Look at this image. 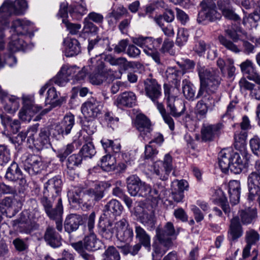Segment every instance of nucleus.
Here are the masks:
<instances>
[{"label":"nucleus","instance_id":"4d7b16f0","mask_svg":"<svg viewBox=\"0 0 260 260\" xmlns=\"http://www.w3.org/2000/svg\"><path fill=\"white\" fill-rule=\"evenodd\" d=\"M165 190V187L161 183H157L154 185L153 188H151L149 200H157L160 199L161 193Z\"/></svg>","mask_w":260,"mask_h":260},{"label":"nucleus","instance_id":"a211bd4d","mask_svg":"<svg viewBox=\"0 0 260 260\" xmlns=\"http://www.w3.org/2000/svg\"><path fill=\"white\" fill-rule=\"evenodd\" d=\"M74 124V116L71 114H67L62 120L55 125L54 130L58 135H67L71 133Z\"/></svg>","mask_w":260,"mask_h":260},{"label":"nucleus","instance_id":"c9c22d12","mask_svg":"<svg viewBox=\"0 0 260 260\" xmlns=\"http://www.w3.org/2000/svg\"><path fill=\"white\" fill-rule=\"evenodd\" d=\"M136 238L143 246L150 249V236L146 231L138 223H135Z\"/></svg>","mask_w":260,"mask_h":260},{"label":"nucleus","instance_id":"aec40b11","mask_svg":"<svg viewBox=\"0 0 260 260\" xmlns=\"http://www.w3.org/2000/svg\"><path fill=\"white\" fill-rule=\"evenodd\" d=\"M136 101L137 98L134 92L126 91L117 97L114 104L119 108H132L136 105Z\"/></svg>","mask_w":260,"mask_h":260},{"label":"nucleus","instance_id":"ea45409f","mask_svg":"<svg viewBox=\"0 0 260 260\" xmlns=\"http://www.w3.org/2000/svg\"><path fill=\"white\" fill-rule=\"evenodd\" d=\"M82 190L77 187H74L68 192V199L70 203L80 206L84 202V196H83Z\"/></svg>","mask_w":260,"mask_h":260},{"label":"nucleus","instance_id":"2f4dec72","mask_svg":"<svg viewBox=\"0 0 260 260\" xmlns=\"http://www.w3.org/2000/svg\"><path fill=\"white\" fill-rule=\"evenodd\" d=\"M81 241L83 243V248L89 251H95L101 247V241L93 233H90L85 236Z\"/></svg>","mask_w":260,"mask_h":260},{"label":"nucleus","instance_id":"79ce46f5","mask_svg":"<svg viewBox=\"0 0 260 260\" xmlns=\"http://www.w3.org/2000/svg\"><path fill=\"white\" fill-rule=\"evenodd\" d=\"M182 92L186 99L193 101L197 98L195 97L196 90L194 86L190 82L187 80L182 81Z\"/></svg>","mask_w":260,"mask_h":260},{"label":"nucleus","instance_id":"f257e3e1","mask_svg":"<svg viewBox=\"0 0 260 260\" xmlns=\"http://www.w3.org/2000/svg\"><path fill=\"white\" fill-rule=\"evenodd\" d=\"M181 72L174 68H169L166 71V77L168 82L174 86L165 84L164 85L165 100L167 108L169 113H167L164 105L157 103V108L162 115L165 122L169 125L171 131L174 129V122L171 116L179 117L185 111L184 103L177 98L179 92L181 81Z\"/></svg>","mask_w":260,"mask_h":260},{"label":"nucleus","instance_id":"e2e57ef3","mask_svg":"<svg viewBox=\"0 0 260 260\" xmlns=\"http://www.w3.org/2000/svg\"><path fill=\"white\" fill-rule=\"evenodd\" d=\"M79 68L76 66H68L67 65L63 66L62 67L61 73H64L65 75L67 76L68 78L74 79L75 78V75L76 74L77 70H78Z\"/></svg>","mask_w":260,"mask_h":260},{"label":"nucleus","instance_id":"4c0bfd02","mask_svg":"<svg viewBox=\"0 0 260 260\" xmlns=\"http://www.w3.org/2000/svg\"><path fill=\"white\" fill-rule=\"evenodd\" d=\"M103 197L104 190L100 185H96L94 188L87 190L84 194V198H90L88 200L90 205L94 204L95 202L101 200Z\"/></svg>","mask_w":260,"mask_h":260},{"label":"nucleus","instance_id":"9d476101","mask_svg":"<svg viewBox=\"0 0 260 260\" xmlns=\"http://www.w3.org/2000/svg\"><path fill=\"white\" fill-rule=\"evenodd\" d=\"M102 104L94 98L85 102L81 107V111L86 118H94L101 113Z\"/></svg>","mask_w":260,"mask_h":260},{"label":"nucleus","instance_id":"473e14b6","mask_svg":"<svg viewBox=\"0 0 260 260\" xmlns=\"http://www.w3.org/2000/svg\"><path fill=\"white\" fill-rule=\"evenodd\" d=\"M62 181L59 176H55L48 180L44 185V190L48 193L59 196L61 190Z\"/></svg>","mask_w":260,"mask_h":260},{"label":"nucleus","instance_id":"cd10ccee","mask_svg":"<svg viewBox=\"0 0 260 260\" xmlns=\"http://www.w3.org/2000/svg\"><path fill=\"white\" fill-rule=\"evenodd\" d=\"M0 99L4 101L6 104L4 106L5 110L9 113H12L17 110L19 107L18 99L15 96L11 97L7 96V93L3 91L0 87Z\"/></svg>","mask_w":260,"mask_h":260},{"label":"nucleus","instance_id":"423d86ee","mask_svg":"<svg viewBox=\"0 0 260 260\" xmlns=\"http://www.w3.org/2000/svg\"><path fill=\"white\" fill-rule=\"evenodd\" d=\"M200 7L197 19L199 23H204L206 21L215 22L221 18V15L217 11L214 2L203 1L200 4Z\"/></svg>","mask_w":260,"mask_h":260},{"label":"nucleus","instance_id":"a18cd8bd","mask_svg":"<svg viewBox=\"0 0 260 260\" xmlns=\"http://www.w3.org/2000/svg\"><path fill=\"white\" fill-rule=\"evenodd\" d=\"M82 162V156L79 154H74L70 155L67 161V167L68 170H75V169L80 166Z\"/></svg>","mask_w":260,"mask_h":260},{"label":"nucleus","instance_id":"7c9ffc66","mask_svg":"<svg viewBox=\"0 0 260 260\" xmlns=\"http://www.w3.org/2000/svg\"><path fill=\"white\" fill-rule=\"evenodd\" d=\"M65 54L71 57L78 54L81 52V47L79 41L75 39L66 38L64 40Z\"/></svg>","mask_w":260,"mask_h":260},{"label":"nucleus","instance_id":"7ed1b4c3","mask_svg":"<svg viewBox=\"0 0 260 260\" xmlns=\"http://www.w3.org/2000/svg\"><path fill=\"white\" fill-rule=\"evenodd\" d=\"M197 71L200 84L197 98H200L207 89L212 91L217 89L220 83V78L217 70L208 69L199 64L197 66Z\"/></svg>","mask_w":260,"mask_h":260},{"label":"nucleus","instance_id":"72a5a7b5","mask_svg":"<svg viewBox=\"0 0 260 260\" xmlns=\"http://www.w3.org/2000/svg\"><path fill=\"white\" fill-rule=\"evenodd\" d=\"M247 134L245 132H237L234 136V147L236 149L239 150L241 156L244 154L246 156V145Z\"/></svg>","mask_w":260,"mask_h":260},{"label":"nucleus","instance_id":"49530a36","mask_svg":"<svg viewBox=\"0 0 260 260\" xmlns=\"http://www.w3.org/2000/svg\"><path fill=\"white\" fill-rule=\"evenodd\" d=\"M47 96L46 98L45 102L46 104L51 105L53 107H56L61 105L62 100L55 99L57 98V92L54 87H50L47 91Z\"/></svg>","mask_w":260,"mask_h":260},{"label":"nucleus","instance_id":"a19ab883","mask_svg":"<svg viewBox=\"0 0 260 260\" xmlns=\"http://www.w3.org/2000/svg\"><path fill=\"white\" fill-rule=\"evenodd\" d=\"M241 222L244 225L249 224L257 218V211L255 208H248L240 212Z\"/></svg>","mask_w":260,"mask_h":260},{"label":"nucleus","instance_id":"6ab92c4d","mask_svg":"<svg viewBox=\"0 0 260 260\" xmlns=\"http://www.w3.org/2000/svg\"><path fill=\"white\" fill-rule=\"evenodd\" d=\"M5 178L11 181L19 180V184L24 186L26 184V180L25 177L19 168L18 165L13 162L8 168L5 175Z\"/></svg>","mask_w":260,"mask_h":260},{"label":"nucleus","instance_id":"f3484780","mask_svg":"<svg viewBox=\"0 0 260 260\" xmlns=\"http://www.w3.org/2000/svg\"><path fill=\"white\" fill-rule=\"evenodd\" d=\"M136 212L139 215L142 223L151 228L154 226L155 223L154 211L151 206H138Z\"/></svg>","mask_w":260,"mask_h":260},{"label":"nucleus","instance_id":"680f3d73","mask_svg":"<svg viewBox=\"0 0 260 260\" xmlns=\"http://www.w3.org/2000/svg\"><path fill=\"white\" fill-rule=\"evenodd\" d=\"M188 33L187 30L184 28H179L178 30L176 43L179 46H182L187 42L188 37Z\"/></svg>","mask_w":260,"mask_h":260},{"label":"nucleus","instance_id":"5fc2aeb1","mask_svg":"<svg viewBox=\"0 0 260 260\" xmlns=\"http://www.w3.org/2000/svg\"><path fill=\"white\" fill-rule=\"evenodd\" d=\"M260 236L258 232L253 229H250L246 232L245 239L247 244L252 246L259 239Z\"/></svg>","mask_w":260,"mask_h":260},{"label":"nucleus","instance_id":"6e6552de","mask_svg":"<svg viewBox=\"0 0 260 260\" xmlns=\"http://www.w3.org/2000/svg\"><path fill=\"white\" fill-rule=\"evenodd\" d=\"M22 99L23 106L19 112V117L22 121L29 122L42 107L35 104L34 100L28 96H24Z\"/></svg>","mask_w":260,"mask_h":260},{"label":"nucleus","instance_id":"3c124183","mask_svg":"<svg viewBox=\"0 0 260 260\" xmlns=\"http://www.w3.org/2000/svg\"><path fill=\"white\" fill-rule=\"evenodd\" d=\"M103 260H120L119 252L114 246H109L103 254Z\"/></svg>","mask_w":260,"mask_h":260},{"label":"nucleus","instance_id":"5701e85b","mask_svg":"<svg viewBox=\"0 0 260 260\" xmlns=\"http://www.w3.org/2000/svg\"><path fill=\"white\" fill-rule=\"evenodd\" d=\"M243 234V228L238 217L236 216L231 220L230 228L228 232V238L231 241H236Z\"/></svg>","mask_w":260,"mask_h":260},{"label":"nucleus","instance_id":"dca6fc26","mask_svg":"<svg viewBox=\"0 0 260 260\" xmlns=\"http://www.w3.org/2000/svg\"><path fill=\"white\" fill-rule=\"evenodd\" d=\"M223 125L221 123L203 126L201 129L202 139L204 141H212L219 137L222 133Z\"/></svg>","mask_w":260,"mask_h":260},{"label":"nucleus","instance_id":"4468645a","mask_svg":"<svg viewBox=\"0 0 260 260\" xmlns=\"http://www.w3.org/2000/svg\"><path fill=\"white\" fill-rule=\"evenodd\" d=\"M144 90L146 95L157 105V100L161 95V86L157 81L152 78L146 79L144 81Z\"/></svg>","mask_w":260,"mask_h":260},{"label":"nucleus","instance_id":"a878e982","mask_svg":"<svg viewBox=\"0 0 260 260\" xmlns=\"http://www.w3.org/2000/svg\"><path fill=\"white\" fill-rule=\"evenodd\" d=\"M31 22L29 21L17 19L13 21L11 27V32L12 35H17L18 36L23 37L29 29Z\"/></svg>","mask_w":260,"mask_h":260},{"label":"nucleus","instance_id":"f8f14e48","mask_svg":"<svg viewBox=\"0 0 260 260\" xmlns=\"http://www.w3.org/2000/svg\"><path fill=\"white\" fill-rule=\"evenodd\" d=\"M116 237L120 241L125 242L131 241L133 238V229L125 218L116 222Z\"/></svg>","mask_w":260,"mask_h":260},{"label":"nucleus","instance_id":"f704fd0d","mask_svg":"<svg viewBox=\"0 0 260 260\" xmlns=\"http://www.w3.org/2000/svg\"><path fill=\"white\" fill-rule=\"evenodd\" d=\"M142 182L136 175H131L126 178L127 191L132 196H138Z\"/></svg>","mask_w":260,"mask_h":260},{"label":"nucleus","instance_id":"13d9d810","mask_svg":"<svg viewBox=\"0 0 260 260\" xmlns=\"http://www.w3.org/2000/svg\"><path fill=\"white\" fill-rule=\"evenodd\" d=\"M241 72L247 76H250V74L256 69V67L253 63L250 60L247 59L242 62L240 64Z\"/></svg>","mask_w":260,"mask_h":260},{"label":"nucleus","instance_id":"bb28decb","mask_svg":"<svg viewBox=\"0 0 260 260\" xmlns=\"http://www.w3.org/2000/svg\"><path fill=\"white\" fill-rule=\"evenodd\" d=\"M123 207L116 200H112L105 206L104 216L107 218H113L119 216L122 211Z\"/></svg>","mask_w":260,"mask_h":260},{"label":"nucleus","instance_id":"ddd939ff","mask_svg":"<svg viewBox=\"0 0 260 260\" xmlns=\"http://www.w3.org/2000/svg\"><path fill=\"white\" fill-rule=\"evenodd\" d=\"M24 169L30 175H35L41 173L43 166L41 158L38 155L28 154L23 162Z\"/></svg>","mask_w":260,"mask_h":260},{"label":"nucleus","instance_id":"4be33fe9","mask_svg":"<svg viewBox=\"0 0 260 260\" xmlns=\"http://www.w3.org/2000/svg\"><path fill=\"white\" fill-rule=\"evenodd\" d=\"M44 239L48 245L55 248L61 245V237L55 229L50 226H48L45 232Z\"/></svg>","mask_w":260,"mask_h":260},{"label":"nucleus","instance_id":"39448f33","mask_svg":"<svg viewBox=\"0 0 260 260\" xmlns=\"http://www.w3.org/2000/svg\"><path fill=\"white\" fill-rule=\"evenodd\" d=\"M42 218L41 213L37 208L31 211L24 210L17 220L20 232L30 234L39 228L38 221Z\"/></svg>","mask_w":260,"mask_h":260},{"label":"nucleus","instance_id":"37998d69","mask_svg":"<svg viewBox=\"0 0 260 260\" xmlns=\"http://www.w3.org/2000/svg\"><path fill=\"white\" fill-rule=\"evenodd\" d=\"M207 90L208 89L205 91H206V93L205 94H203L201 96L202 98L200 101L205 104H206V105L207 107L212 110L215 106V103L220 100V95H219L217 99L216 100L215 98H214V90H210L211 92V93H210L207 91Z\"/></svg>","mask_w":260,"mask_h":260},{"label":"nucleus","instance_id":"20e7f679","mask_svg":"<svg viewBox=\"0 0 260 260\" xmlns=\"http://www.w3.org/2000/svg\"><path fill=\"white\" fill-rule=\"evenodd\" d=\"M43 195L40 198L41 205L49 218H58L63 213L62 200L60 197L43 191Z\"/></svg>","mask_w":260,"mask_h":260},{"label":"nucleus","instance_id":"1a4fd4ad","mask_svg":"<svg viewBox=\"0 0 260 260\" xmlns=\"http://www.w3.org/2000/svg\"><path fill=\"white\" fill-rule=\"evenodd\" d=\"M154 171L161 180L168 179L173 170L172 158L169 154L165 155L164 161H157L153 165Z\"/></svg>","mask_w":260,"mask_h":260},{"label":"nucleus","instance_id":"c85d7f7f","mask_svg":"<svg viewBox=\"0 0 260 260\" xmlns=\"http://www.w3.org/2000/svg\"><path fill=\"white\" fill-rule=\"evenodd\" d=\"M82 222V218L79 215L71 214L66 218L64 223V228L66 232L70 234L76 231Z\"/></svg>","mask_w":260,"mask_h":260},{"label":"nucleus","instance_id":"0e129e2a","mask_svg":"<svg viewBox=\"0 0 260 260\" xmlns=\"http://www.w3.org/2000/svg\"><path fill=\"white\" fill-rule=\"evenodd\" d=\"M90 62L92 68H94L95 70L97 73H103V69H104V63L100 57L96 58H91Z\"/></svg>","mask_w":260,"mask_h":260},{"label":"nucleus","instance_id":"e433bc0d","mask_svg":"<svg viewBox=\"0 0 260 260\" xmlns=\"http://www.w3.org/2000/svg\"><path fill=\"white\" fill-rule=\"evenodd\" d=\"M162 42V39L161 38L155 39L152 37H139L133 40V43L142 48H146L149 45H156V47H159Z\"/></svg>","mask_w":260,"mask_h":260},{"label":"nucleus","instance_id":"58836bf2","mask_svg":"<svg viewBox=\"0 0 260 260\" xmlns=\"http://www.w3.org/2000/svg\"><path fill=\"white\" fill-rule=\"evenodd\" d=\"M23 38L17 35H12L8 45L9 50L12 52L23 50L26 43Z\"/></svg>","mask_w":260,"mask_h":260},{"label":"nucleus","instance_id":"052dcab7","mask_svg":"<svg viewBox=\"0 0 260 260\" xmlns=\"http://www.w3.org/2000/svg\"><path fill=\"white\" fill-rule=\"evenodd\" d=\"M72 247L77 251L81 255L82 257L85 260H92V256L84 251V248H83V243L82 241H79L77 243H73L72 244Z\"/></svg>","mask_w":260,"mask_h":260},{"label":"nucleus","instance_id":"774afa93","mask_svg":"<svg viewBox=\"0 0 260 260\" xmlns=\"http://www.w3.org/2000/svg\"><path fill=\"white\" fill-rule=\"evenodd\" d=\"M17 201L10 197H6L1 201V205H4L9 211L16 212L17 211L15 205Z\"/></svg>","mask_w":260,"mask_h":260},{"label":"nucleus","instance_id":"393cba45","mask_svg":"<svg viewBox=\"0 0 260 260\" xmlns=\"http://www.w3.org/2000/svg\"><path fill=\"white\" fill-rule=\"evenodd\" d=\"M99 230L103 238L110 240L114 234L116 233V223L113 224L109 219L100 221L99 224Z\"/></svg>","mask_w":260,"mask_h":260},{"label":"nucleus","instance_id":"f03ea898","mask_svg":"<svg viewBox=\"0 0 260 260\" xmlns=\"http://www.w3.org/2000/svg\"><path fill=\"white\" fill-rule=\"evenodd\" d=\"M248 159L244 154L242 156L237 152L222 150L218 154V164L222 172L226 173L229 170L234 174H240L246 168Z\"/></svg>","mask_w":260,"mask_h":260},{"label":"nucleus","instance_id":"0eeeda50","mask_svg":"<svg viewBox=\"0 0 260 260\" xmlns=\"http://www.w3.org/2000/svg\"><path fill=\"white\" fill-rule=\"evenodd\" d=\"M27 8L25 0H5L0 7V15L2 18L4 15L10 17L12 15H19L23 13Z\"/></svg>","mask_w":260,"mask_h":260},{"label":"nucleus","instance_id":"6e6d98bb","mask_svg":"<svg viewBox=\"0 0 260 260\" xmlns=\"http://www.w3.org/2000/svg\"><path fill=\"white\" fill-rule=\"evenodd\" d=\"M74 150L75 147L74 144H69L64 148L60 149L58 151L57 156L59 158L60 161L63 162L67 157L72 153Z\"/></svg>","mask_w":260,"mask_h":260},{"label":"nucleus","instance_id":"b1692460","mask_svg":"<svg viewBox=\"0 0 260 260\" xmlns=\"http://www.w3.org/2000/svg\"><path fill=\"white\" fill-rule=\"evenodd\" d=\"M217 6L222 15L226 19L235 21L240 20V17L235 12L230 5L229 0H220L218 1Z\"/></svg>","mask_w":260,"mask_h":260},{"label":"nucleus","instance_id":"2eb2a0df","mask_svg":"<svg viewBox=\"0 0 260 260\" xmlns=\"http://www.w3.org/2000/svg\"><path fill=\"white\" fill-rule=\"evenodd\" d=\"M50 131L47 127L41 129L38 137L35 139L34 134H31L28 136L27 142L29 144V147L32 145L39 149L43 148L50 144Z\"/></svg>","mask_w":260,"mask_h":260},{"label":"nucleus","instance_id":"de8ad7c7","mask_svg":"<svg viewBox=\"0 0 260 260\" xmlns=\"http://www.w3.org/2000/svg\"><path fill=\"white\" fill-rule=\"evenodd\" d=\"M79 153L84 158H91L96 153V151L93 143L89 142L84 144L80 149Z\"/></svg>","mask_w":260,"mask_h":260},{"label":"nucleus","instance_id":"864d4df0","mask_svg":"<svg viewBox=\"0 0 260 260\" xmlns=\"http://www.w3.org/2000/svg\"><path fill=\"white\" fill-rule=\"evenodd\" d=\"M2 122L5 125H10L11 127L13 133H17L20 128V123L18 120H12L11 118L5 115H1Z\"/></svg>","mask_w":260,"mask_h":260},{"label":"nucleus","instance_id":"9b49d317","mask_svg":"<svg viewBox=\"0 0 260 260\" xmlns=\"http://www.w3.org/2000/svg\"><path fill=\"white\" fill-rule=\"evenodd\" d=\"M176 235L173 223L168 222L163 228H157L156 230V237L157 241L165 246L173 245L171 236Z\"/></svg>","mask_w":260,"mask_h":260},{"label":"nucleus","instance_id":"69168bd1","mask_svg":"<svg viewBox=\"0 0 260 260\" xmlns=\"http://www.w3.org/2000/svg\"><path fill=\"white\" fill-rule=\"evenodd\" d=\"M209 110H211L206 105V104L199 101L196 106V114L200 117L204 118L206 117Z\"/></svg>","mask_w":260,"mask_h":260},{"label":"nucleus","instance_id":"09e8293b","mask_svg":"<svg viewBox=\"0 0 260 260\" xmlns=\"http://www.w3.org/2000/svg\"><path fill=\"white\" fill-rule=\"evenodd\" d=\"M172 246V245L165 246L162 244L160 241H158V242H154L152 245L153 251L152 253V256L153 257L157 255L162 256Z\"/></svg>","mask_w":260,"mask_h":260},{"label":"nucleus","instance_id":"c756f323","mask_svg":"<svg viewBox=\"0 0 260 260\" xmlns=\"http://www.w3.org/2000/svg\"><path fill=\"white\" fill-rule=\"evenodd\" d=\"M217 65L220 69L222 74H224L226 71L228 78H231L235 76L236 68L233 59L227 58L223 60L222 58H218L217 60Z\"/></svg>","mask_w":260,"mask_h":260},{"label":"nucleus","instance_id":"c03bdc74","mask_svg":"<svg viewBox=\"0 0 260 260\" xmlns=\"http://www.w3.org/2000/svg\"><path fill=\"white\" fill-rule=\"evenodd\" d=\"M115 160L110 153L104 156L101 159V167L105 171L109 172L115 169Z\"/></svg>","mask_w":260,"mask_h":260},{"label":"nucleus","instance_id":"bf43d9fd","mask_svg":"<svg viewBox=\"0 0 260 260\" xmlns=\"http://www.w3.org/2000/svg\"><path fill=\"white\" fill-rule=\"evenodd\" d=\"M10 160L9 149L5 145H0V165L3 166Z\"/></svg>","mask_w":260,"mask_h":260},{"label":"nucleus","instance_id":"412c9836","mask_svg":"<svg viewBox=\"0 0 260 260\" xmlns=\"http://www.w3.org/2000/svg\"><path fill=\"white\" fill-rule=\"evenodd\" d=\"M136 125L140 135L145 139L149 137L152 130L150 120L144 114H139L136 119Z\"/></svg>","mask_w":260,"mask_h":260},{"label":"nucleus","instance_id":"603ef678","mask_svg":"<svg viewBox=\"0 0 260 260\" xmlns=\"http://www.w3.org/2000/svg\"><path fill=\"white\" fill-rule=\"evenodd\" d=\"M218 40L220 43L224 46L227 49L234 52V53H239L240 50L237 47L236 45H235L233 42L227 39L223 36H219L218 37Z\"/></svg>","mask_w":260,"mask_h":260},{"label":"nucleus","instance_id":"8fccbe9b","mask_svg":"<svg viewBox=\"0 0 260 260\" xmlns=\"http://www.w3.org/2000/svg\"><path fill=\"white\" fill-rule=\"evenodd\" d=\"M215 194H217L219 198L216 197L215 199L219 201L220 204V206L225 214L229 215L231 210L229 205L228 203L227 199L223 195L222 191L220 189L217 190L215 191Z\"/></svg>","mask_w":260,"mask_h":260},{"label":"nucleus","instance_id":"338daca9","mask_svg":"<svg viewBox=\"0 0 260 260\" xmlns=\"http://www.w3.org/2000/svg\"><path fill=\"white\" fill-rule=\"evenodd\" d=\"M62 21L66 25L69 32L73 35L77 34L81 28V24L69 22L66 19H62Z\"/></svg>","mask_w":260,"mask_h":260}]
</instances>
